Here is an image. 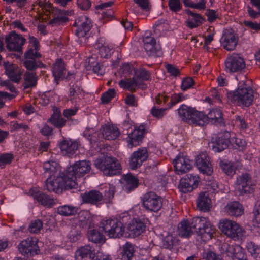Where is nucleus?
I'll return each instance as SVG.
<instances>
[{"mask_svg":"<svg viewBox=\"0 0 260 260\" xmlns=\"http://www.w3.org/2000/svg\"><path fill=\"white\" fill-rule=\"evenodd\" d=\"M228 99L233 103L248 107L254 99L253 90L247 84L240 82L237 89L227 93Z\"/></svg>","mask_w":260,"mask_h":260,"instance_id":"obj_1","label":"nucleus"},{"mask_svg":"<svg viewBox=\"0 0 260 260\" xmlns=\"http://www.w3.org/2000/svg\"><path fill=\"white\" fill-rule=\"evenodd\" d=\"M94 165L106 176H111L120 173L121 165L118 160L107 154H103L98 158L94 161Z\"/></svg>","mask_w":260,"mask_h":260,"instance_id":"obj_2","label":"nucleus"},{"mask_svg":"<svg viewBox=\"0 0 260 260\" xmlns=\"http://www.w3.org/2000/svg\"><path fill=\"white\" fill-rule=\"evenodd\" d=\"M77 186V182L70 180L66 173L63 176L57 177L53 180H51L49 178L46 181V189L49 192H54L56 193H61L63 189L76 188Z\"/></svg>","mask_w":260,"mask_h":260,"instance_id":"obj_3","label":"nucleus"},{"mask_svg":"<svg viewBox=\"0 0 260 260\" xmlns=\"http://www.w3.org/2000/svg\"><path fill=\"white\" fill-rule=\"evenodd\" d=\"M40 6L47 13V16H51L53 18L51 19L48 24L52 25H59L63 24L69 21L67 17L71 12L61 10L56 7H53L51 3L48 2H40Z\"/></svg>","mask_w":260,"mask_h":260,"instance_id":"obj_4","label":"nucleus"},{"mask_svg":"<svg viewBox=\"0 0 260 260\" xmlns=\"http://www.w3.org/2000/svg\"><path fill=\"white\" fill-rule=\"evenodd\" d=\"M219 228L222 233L235 240L241 239L245 235V231L236 222L231 220H220Z\"/></svg>","mask_w":260,"mask_h":260,"instance_id":"obj_5","label":"nucleus"},{"mask_svg":"<svg viewBox=\"0 0 260 260\" xmlns=\"http://www.w3.org/2000/svg\"><path fill=\"white\" fill-rule=\"evenodd\" d=\"M100 228L110 238H119L124 233L123 223L117 219L103 220L100 222Z\"/></svg>","mask_w":260,"mask_h":260,"instance_id":"obj_6","label":"nucleus"},{"mask_svg":"<svg viewBox=\"0 0 260 260\" xmlns=\"http://www.w3.org/2000/svg\"><path fill=\"white\" fill-rule=\"evenodd\" d=\"M89 161L81 160L76 162L73 166L68 168L66 174L70 180L76 182L77 177L84 176L91 169Z\"/></svg>","mask_w":260,"mask_h":260,"instance_id":"obj_7","label":"nucleus"},{"mask_svg":"<svg viewBox=\"0 0 260 260\" xmlns=\"http://www.w3.org/2000/svg\"><path fill=\"white\" fill-rule=\"evenodd\" d=\"M236 185L240 194L245 195L254 192L255 184L251 175L248 173H242L237 177Z\"/></svg>","mask_w":260,"mask_h":260,"instance_id":"obj_8","label":"nucleus"},{"mask_svg":"<svg viewBox=\"0 0 260 260\" xmlns=\"http://www.w3.org/2000/svg\"><path fill=\"white\" fill-rule=\"evenodd\" d=\"M142 201L143 207L148 211L157 212L162 206V199L153 191L144 194Z\"/></svg>","mask_w":260,"mask_h":260,"instance_id":"obj_9","label":"nucleus"},{"mask_svg":"<svg viewBox=\"0 0 260 260\" xmlns=\"http://www.w3.org/2000/svg\"><path fill=\"white\" fill-rule=\"evenodd\" d=\"M25 60L23 64L25 68L33 72L38 68L44 67V64L39 60L41 54L37 51H34L32 48H29L24 54Z\"/></svg>","mask_w":260,"mask_h":260,"instance_id":"obj_10","label":"nucleus"},{"mask_svg":"<svg viewBox=\"0 0 260 260\" xmlns=\"http://www.w3.org/2000/svg\"><path fill=\"white\" fill-rule=\"evenodd\" d=\"M245 67L244 59L237 54H233L225 61V70L229 73L241 72Z\"/></svg>","mask_w":260,"mask_h":260,"instance_id":"obj_11","label":"nucleus"},{"mask_svg":"<svg viewBox=\"0 0 260 260\" xmlns=\"http://www.w3.org/2000/svg\"><path fill=\"white\" fill-rule=\"evenodd\" d=\"M18 249L22 255L27 256L37 254L40 251L37 239L32 237L22 241L18 245Z\"/></svg>","mask_w":260,"mask_h":260,"instance_id":"obj_12","label":"nucleus"},{"mask_svg":"<svg viewBox=\"0 0 260 260\" xmlns=\"http://www.w3.org/2000/svg\"><path fill=\"white\" fill-rule=\"evenodd\" d=\"M5 42L8 50L22 53V47L25 43L26 40L22 36L13 31L6 36Z\"/></svg>","mask_w":260,"mask_h":260,"instance_id":"obj_13","label":"nucleus"},{"mask_svg":"<svg viewBox=\"0 0 260 260\" xmlns=\"http://www.w3.org/2000/svg\"><path fill=\"white\" fill-rule=\"evenodd\" d=\"M73 27H75V34L79 37H83L92 27L91 20L86 16L82 15L77 18Z\"/></svg>","mask_w":260,"mask_h":260,"instance_id":"obj_14","label":"nucleus"},{"mask_svg":"<svg viewBox=\"0 0 260 260\" xmlns=\"http://www.w3.org/2000/svg\"><path fill=\"white\" fill-rule=\"evenodd\" d=\"M231 133L228 131L220 133L212 142V148L215 150L220 152L228 148L230 144H232L233 139L230 140Z\"/></svg>","mask_w":260,"mask_h":260,"instance_id":"obj_15","label":"nucleus"},{"mask_svg":"<svg viewBox=\"0 0 260 260\" xmlns=\"http://www.w3.org/2000/svg\"><path fill=\"white\" fill-rule=\"evenodd\" d=\"M196 164L198 169L202 173L211 175L213 173V167L206 153L199 154L196 157Z\"/></svg>","mask_w":260,"mask_h":260,"instance_id":"obj_16","label":"nucleus"},{"mask_svg":"<svg viewBox=\"0 0 260 260\" xmlns=\"http://www.w3.org/2000/svg\"><path fill=\"white\" fill-rule=\"evenodd\" d=\"M143 42L144 48L148 55L159 57L162 55L161 50L156 46L155 40L153 37L145 35Z\"/></svg>","mask_w":260,"mask_h":260,"instance_id":"obj_17","label":"nucleus"},{"mask_svg":"<svg viewBox=\"0 0 260 260\" xmlns=\"http://www.w3.org/2000/svg\"><path fill=\"white\" fill-rule=\"evenodd\" d=\"M173 164L175 172L178 174L185 173L192 168V161L188 157L181 155L173 160Z\"/></svg>","mask_w":260,"mask_h":260,"instance_id":"obj_18","label":"nucleus"},{"mask_svg":"<svg viewBox=\"0 0 260 260\" xmlns=\"http://www.w3.org/2000/svg\"><path fill=\"white\" fill-rule=\"evenodd\" d=\"M148 157V152L146 148L139 149L133 153L129 158V167L135 170L140 167L143 162L146 160Z\"/></svg>","mask_w":260,"mask_h":260,"instance_id":"obj_19","label":"nucleus"},{"mask_svg":"<svg viewBox=\"0 0 260 260\" xmlns=\"http://www.w3.org/2000/svg\"><path fill=\"white\" fill-rule=\"evenodd\" d=\"M238 38L232 31L226 30L221 39V43L223 48L228 51H233L237 45Z\"/></svg>","mask_w":260,"mask_h":260,"instance_id":"obj_20","label":"nucleus"},{"mask_svg":"<svg viewBox=\"0 0 260 260\" xmlns=\"http://www.w3.org/2000/svg\"><path fill=\"white\" fill-rule=\"evenodd\" d=\"M146 133L144 125H140L128 134L127 142L129 148L139 145L142 142Z\"/></svg>","mask_w":260,"mask_h":260,"instance_id":"obj_21","label":"nucleus"},{"mask_svg":"<svg viewBox=\"0 0 260 260\" xmlns=\"http://www.w3.org/2000/svg\"><path fill=\"white\" fill-rule=\"evenodd\" d=\"M84 91L81 85L78 82L71 83L69 89V100L72 103H77L84 98Z\"/></svg>","mask_w":260,"mask_h":260,"instance_id":"obj_22","label":"nucleus"},{"mask_svg":"<svg viewBox=\"0 0 260 260\" xmlns=\"http://www.w3.org/2000/svg\"><path fill=\"white\" fill-rule=\"evenodd\" d=\"M4 68L6 74L9 79L15 83H18L21 79L22 72L19 68L14 64L4 62Z\"/></svg>","mask_w":260,"mask_h":260,"instance_id":"obj_23","label":"nucleus"},{"mask_svg":"<svg viewBox=\"0 0 260 260\" xmlns=\"http://www.w3.org/2000/svg\"><path fill=\"white\" fill-rule=\"evenodd\" d=\"M146 229V225L140 219H134L127 226V233L129 236L136 237L140 235Z\"/></svg>","mask_w":260,"mask_h":260,"instance_id":"obj_24","label":"nucleus"},{"mask_svg":"<svg viewBox=\"0 0 260 260\" xmlns=\"http://www.w3.org/2000/svg\"><path fill=\"white\" fill-rule=\"evenodd\" d=\"M94 258V249L89 245L82 246L75 252L76 260H92Z\"/></svg>","mask_w":260,"mask_h":260,"instance_id":"obj_25","label":"nucleus"},{"mask_svg":"<svg viewBox=\"0 0 260 260\" xmlns=\"http://www.w3.org/2000/svg\"><path fill=\"white\" fill-rule=\"evenodd\" d=\"M30 192L34 200L44 206L49 208L52 207L55 204L54 199L45 193L31 190Z\"/></svg>","mask_w":260,"mask_h":260,"instance_id":"obj_26","label":"nucleus"},{"mask_svg":"<svg viewBox=\"0 0 260 260\" xmlns=\"http://www.w3.org/2000/svg\"><path fill=\"white\" fill-rule=\"evenodd\" d=\"M119 85L120 87L125 90H128L132 92L135 91L137 87L146 88V84L140 83L134 77L132 78H126L121 80L119 82Z\"/></svg>","mask_w":260,"mask_h":260,"instance_id":"obj_27","label":"nucleus"},{"mask_svg":"<svg viewBox=\"0 0 260 260\" xmlns=\"http://www.w3.org/2000/svg\"><path fill=\"white\" fill-rule=\"evenodd\" d=\"M225 210L228 215L236 217L242 215L244 213L242 205L237 201L230 202L225 207Z\"/></svg>","mask_w":260,"mask_h":260,"instance_id":"obj_28","label":"nucleus"},{"mask_svg":"<svg viewBox=\"0 0 260 260\" xmlns=\"http://www.w3.org/2000/svg\"><path fill=\"white\" fill-rule=\"evenodd\" d=\"M122 179L124 189L128 193L138 186L139 181L138 178L131 173L124 175Z\"/></svg>","mask_w":260,"mask_h":260,"instance_id":"obj_29","label":"nucleus"},{"mask_svg":"<svg viewBox=\"0 0 260 260\" xmlns=\"http://www.w3.org/2000/svg\"><path fill=\"white\" fill-rule=\"evenodd\" d=\"M59 147L63 154L70 156L77 150L78 144L71 140H64L60 143Z\"/></svg>","mask_w":260,"mask_h":260,"instance_id":"obj_30","label":"nucleus"},{"mask_svg":"<svg viewBox=\"0 0 260 260\" xmlns=\"http://www.w3.org/2000/svg\"><path fill=\"white\" fill-rule=\"evenodd\" d=\"M197 208L201 211L206 212L211 208V200L209 198L208 192H201L198 197L197 202Z\"/></svg>","mask_w":260,"mask_h":260,"instance_id":"obj_31","label":"nucleus"},{"mask_svg":"<svg viewBox=\"0 0 260 260\" xmlns=\"http://www.w3.org/2000/svg\"><path fill=\"white\" fill-rule=\"evenodd\" d=\"M84 203L96 204L103 199L102 194L99 191L93 190L82 195Z\"/></svg>","mask_w":260,"mask_h":260,"instance_id":"obj_32","label":"nucleus"},{"mask_svg":"<svg viewBox=\"0 0 260 260\" xmlns=\"http://www.w3.org/2000/svg\"><path fill=\"white\" fill-rule=\"evenodd\" d=\"M186 13L190 17L189 19L186 21L187 25L190 28L197 27L205 21V19L199 14L194 13L190 10L186 11Z\"/></svg>","mask_w":260,"mask_h":260,"instance_id":"obj_33","label":"nucleus"},{"mask_svg":"<svg viewBox=\"0 0 260 260\" xmlns=\"http://www.w3.org/2000/svg\"><path fill=\"white\" fill-rule=\"evenodd\" d=\"M191 223L188 220H183L178 225V233L182 238H189L193 234Z\"/></svg>","mask_w":260,"mask_h":260,"instance_id":"obj_34","label":"nucleus"},{"mask_svg":"<svg viewBox=\"0 0 260 260\" xmlns=\"http://www.w3.org/2000/svg\"><path fill=\"white\" fill-rule=\"evenodd\" d=\"M102 133L103 137L108 140L116 139L120 134L117 127L113 125H106L103 127Z\"/></svg>","mask_w":260,"mask_h":260,"instance_id":"obj_35","label":"nucleus"},{"mask_svg":"<svg viewBox=\"0 0 260 260\" xmlns=\"http://www.w3.org/2000/svg\"><path fill=\"white\" fill-rule=\"evenodd\" d=\"M195 109L190 107H188L185 105H182L178 109V113L179 117L182 120L186 122H192L191 117L193 114Z\"/></svg>","mask_w":260,"mask_h":260,"instance_id":"obj_36","label":"nucleus"},{"mask_svg":"<svg viewBox=\"0 0 260 260\" xmlns=\"http://www.w3.org/2000/svg\"><path fill=\"white\" fill-rule=\"evenodd\" d=\"M86 63H88V64L86 66L87 70H92L93 72L98 75L102 76L104 74L103 66L96 62L94 57H89L86 61Z\"/></svg>","mask_w":260,"mask_h":260,"instance_id":"obj_37","label":"nucleus"},{"mask_svg":"<svg viewBox=\"0 0 260 260\" xmlns=\"http://www.w3.org/2000/svg\"><path fill=\"white\" fill-rule=\"evenodd\" d=\"M52 71L53 75L56 81L62 78L64 75L65 71L63 60L61 59H57L56 62L53 64Z\"/></svg>","mask_w":260,"mask_h":260,"instance_id":"obj_38","label":"nucleus"},{"mask_svg":"<svg viewBox=\"0 0 260 260\" xmlns=\"http://www.w3.org/2000/svg\"><path fill=\"white\" fill-rule=\"evenodd\" d=\"M38 78L36 72H26L24 75V89L34 87L37 85Z\"/></svg>","mask_w":260,"mask_h":260,"instance_id":"obj_39","label":"nucleus"},{"mask_svg":"<svg viewBox=\"0 0 260 260\" xmlns=\"http://www.w3.org/2000/svg\"><path fill=\"white\" fill-rule=\"evenodd\" d=\"M48 121L51 122L55 127L58 128L63 127L66 123V120L62 118L60 111L57 109L54 111L53 114Z\"/></svg>","mask_w":260,"mask_h":260,"instance_id":"obj_40","label":"nucleus"},{"mask_svg":"<svg viewBox=\"0 0 260 260\" xmlns=\"http://www.w3.org/2000/svg\"><path fill=\"white\" fill-rule=\"evenodd\" d=\"M134 77L137 81L143 83V81L151 80V73L145 68L140 67L134 69Z\"/></svg>","mask_w":260,"mask_h":260,"instance_id":"obj_41","label":"nucleus"},{"mask_svg":"<svg viewBox=\"0 0 260 260\" xmlns=\"http://www.w3.org/2000/svg\"><path fill=\"white\" fill-rule=\"evenodd\" d=\"M207 118L206 115L195 110L190 118L192 122H189V124L204 126L207 124Z\"/></svg>","mask_w":260,"mask_h":260,"instance_id":"obj_42","label":"nucleus"},{"mask_svg":"<svg viewBox=\"0 0 260 260\" xmlns=\"http://www.w3.org/2000/svg\"><path fill=\"white\" fill-rule=\"evenodd\" d=\"M215 232V228L214 226L208 221L202 231H199L198 236H200L203 241H206L211 239Z\"/></svg>","mask_w":260,"mask_h":260,"instance_id":"obj_43","label":"nucleus"},{"mask_svg":"<svg viewBox=\"0 0 260 260\" xmlns=\"http://www.w3.org/2000/svg\"><path fill=\"white\" fill-rule=\"evenodd\" d=\"M225 252L227 256L232 258L233 260H238L244 255L240 247L238 245H229L226 248Z\"/></svg>","mask_w":260,"mask_h":260,"instance_id":"obj_44","label":"nucleus"},{"mask_svg":"<svg viewBox=\"0 0 260 260\" xmlns=\"http://www.w3.org/2000/svg\"><path fill=\"white\" fill-rule=\"evenodd\" d=\"M207 118V124L209 122L215 123L216 122H222V113L221 111L218 109H213L211 110L206 115Z\"/></svg>","mask_w":260,"mask_h":260,"instance_id":"obj_45","label":"nucleus"},{"mask_svg":"<svg viewBox=\"0 0 260 260\" xmlns=\"http://www.w3.org/2000/svg\"><path fill=\"white\" fill-rule=\"evenodd\" d=\"M135 252L134 246L131 243L127 242L122 247L121 260H131Z\"/></svg>","mask_w":260,"mask_h":260,"instance_id":"obj_46","label":"nucleus"},{"mask_svg":"<svg viewBox=\"0 0 260 260\" xmlns=\"http://www.w3.org/2000/svg\"><path fill=\"white\" fill-rule=\"evenodd\" d=\"M208 221L204 217H195L192 218L190 222L192 228L194 229L198 235H199V231H202Z\"/></svg>","mask_w":260,"mask_h":260,"instance_id":"obj_47","label":"nucleus"},{"mask_svg":"<svg viewBox=\"0 0 260 260\" xmlns=\"http://www.w3.org/2000/svg\"><path fill=\"white\" fill-rule=\"evenodd\" d=\"M81 226L72 227L67 235L68 239L71 242H75L80 239L82 237Z\"/></svg>","mask_w":260,"mask_h":260,"instance_id":"obj_48","label":"nucleus"},{"mask_svg":"<svg viewBox=\"0 0 260 260\" xmlns=\"http://www.w3.org/2000/svg\"><path fill=\"white\" fill-rule=\"evenodd\" d=\"M78 208L75 207L68 205L60 206L57 209L58 214L63 216H70L74 215L78 211Z\"/></svg>","mask_w":260,"mask_h":260,"instance_id":"obj_49","label":"nucleus"},{"mask_svg":"<svg viewBox=\"0 0 260 260\" xmlns=\"http://www.w3.org/2000/svg\"><path fill=\"white\" fill-rule=\"evenodd\" d=\"M88 239L94 243H100L105 241V237L99 231L92 230L88 233Z\"/></svg>","mask_w":260,"mask_h":260,"instance_id":"obj_50","label":"nucleus"},{"mask_svg":"<svg viewBox=\"0 0 260 260\" xmlns=\"http://www.w3.org/2000/svg\"><path fill=\"white\" fill-rule=\"evenodd\" d=\"M219 166L222 171L227 175L232 176L235 173L236 169L232 162L221 161L219 163Z\"/></svg>","mask_w":260,"mask_h":260,"instance_id":"obj_51","label":"nucleus"},{"mask_svg":"<svg viewBox=\"0 0 260 260\" xmlns=\"http://www.w3.org/2000/svg\"><path fill=\"white\" fill-rule=\"evenodd\" d=\"M178 241V239L175 236L173 235H168L163 239L162 245L165 248L171 249Z\"/></svg>","mask_w":260,"mask_h":260,"instance_id":"obj_52","label":"nucleus"},{"mask_svg":"<svg viewBox=\"0 0 260 260\" xmlns=\"http://www.w3.org/2000/svg\"><path fill=\"white\" fill-rule=\"evenodd\" d=\"M43 168L45 172L52 176L57 171L58 164L54 161H46L44 163Z\"/></svg>","mask_w":260,"mask_h":260,"instance_id":"obj_53","label":"nucleus"},{"mask_svg":"<svg viewBox=\"0 0 260 260\" xmlns=\"http://www.w3.org/2000/svg\"><path fill=\"white\" fill-rule=\"evenodd\" d=\"M79 221L81 226H87L90 223V217L89 213L86 211H82L78 213Z\"/></svg>","mask_w":260,"mask_h":260,"instance_id":"obj_54","label":"nucleus"},{"mask_svg":"<svg viewBox=\"0 0 260 260\" xmlns=\"http://www.w3.org/2000/svg\"><path fill=\"white\" fill-rule=\"evenodd\" d=\"M184 179V182H187L190 187L192 186L193 188L197 187L199 182V177L198 175H193L191 174H187L183 177Z\"/></svg>","mask_w":260,"mask_h":260,"instance_id":"obj_55","label":"nucleus"},{"mask_svg":"<svg viewBox=\"0 0 260 260\" xmlns=\"http://www.w3.org/2000/svg\"><path fill=\"white\" fill-rule=\"evenodd\" d=\"M183 2L185 7H188L192 8L204 10L206 8V1L200 0L197 4L194 3L190 0H183Z\"/></svg>","mask_w":260,"mask_h":260,"instance_id":"obj_56","label":"nucleus"},{"mask_svg":"<svg viewBox=\"0 0 260 260\" xmlns=\"http://www.w3.org/2000/svg\"><path fill=\"white\" fill-rule=\"evenodd\" d=\"M43 228V222L39 219H36L31 222L28 227L29 231L31 233L37 234Z\"/></svg>","mask_w":260,"mask_h":260,"instance_id":"obj_57","label":"nucleus"},{"mask_svg":"<svg viewBox=\"0 0 260 260\" xmlns=\"http://www.w3.org/2000/svg\"><path fill=\"white\" fill-rule=\"evenodd\" d=\"M115 94L116 91L114 89H109L102 95L101 102L103 104L108 103L115 96Z\"/></svg>","mask_w":260,"mask_h":260,"instance_id":"obj_58","label":"nucleus"},{"mask_svg":"<svg viewBox=\"0 0 260 260\" xmlns=\"http://www.w3.org/2000/svg\"><path fill=\"white\" fill-rule=\"evenodd\" d=\"M253 214L252 224L254 226H257L260 223V204L255 205Z\"/></svg>","mask_w":260,"mask_h":260,"instance_id":"obj_59","label":"nucleus"},{"mask_svg":"<svg viewBox=\"0 0 260 260\" xmlns=\"http://www.w3.org/2000/svg\"><path fill=\"white\" fill-rule=\"evenodd\" d=\"M13 158V155L11 153L0 155V168H3L7 164H10Z\"/></svg>","mask_w":260,"mask_h":260,"instance_id":"obj_60","label":"nucleus"},{"mask_svg":"<svg viewBox=\"0 0 260 260\" xmlns=\"http://www.w3.org/2000/svg\"><path fill=\"white\" fill-rule=\"evenodd\" d=\"M112 53V49L106 45H103L99 49V54L101 57L109 58L110 57Z\"/></svg>","mask_w":260,"mask_h":260,"instance_id":"obj_61","label":"nucleus"},{"mask_svg":"<svg viewBox=\"0 0 260 260\" xmlns=\"http://www.w3.org/2000/svg\"><path fill=\"white\" fill-rule=\"evenodd\" d=\"M185 179L182 178L180 179V183L178 185V188L179 190L183 193H187L192 191L194 188L192 186L190 187V185H188L187 182H184Z\"/></svg>","mask_w":260,"mask_h":260,"instance_id":"obj_62","label":"nucleus"},{"mask_svg":"<svg viewBox=\"0 0 260 260\" xmlns=\"http://www.w3.org/2000/svg\"><path fill=\"white\" fill-rule=\"evenodd\" d=\"M194 84L193 79L191 77H186L183 79L181 84V89L182 90H186L191 87Z\"/></svg>","mask_w":260,"mask_h":260,"instance_id":"obj_63","label":"nucleus"},{"mask_svg":"<svg viewBox=\"0 0 260 260\" xmlns=\"http://www.w3.org/2000/svg\"><path fill=\"white\" fill-rule=\"evenodd\" d=\"M205 14L208 17V21L210 23L214 22L218 18V13H217V11L213 10H207Z\"/></svg>","mask_w":260,"mask_h":260,"instance_id":"obj_64","label":"nucleus"}]
</instances>
